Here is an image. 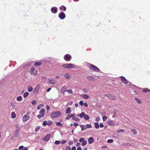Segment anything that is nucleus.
I'll return each mask as SVG.
<instances>
[{
	"instance_id": "aec40b11",
	"label": "nucleus",
	"mask_w": 150,
	"mask_h": 150,
	"mask_svg": "<svg viewBox=\"0 0 150 150\" xmlns=\"http://www.w3.org/2000/svg\"><path fill=\"white\" fill-rule=\"evenodd\" d=\"M53 123V121L51 120H49L47 121V125L48 126H51Z\"/></svg>"
},
{
	"instance_id": "680f3d73",
	"label": "nucleus",
	"mask_w": 150,
	"mask_h": 150,
	"mask_svg": "<svg viewBox=\"0 0 150 150\" xmlns=\"http://www.w3.org/2000/svg\"><path fill=\"white\" fill-rule=\"evenodd\" d=\"M83 105H84V106L86 107H87L88 106V104L86 103H84Z\"/></svg>"
},
{
	"instance_id": "72a5a7b5",
	"label": "nucleus",
	"mask_w": 150,
	"mask_h": 150,
	"mask_svg": "<svg viewBox=\"0 0 150 150\" xmlns=\"http://www.w3.org/2000/svg\"><path fill=\"white\" fill-rule=\"evenodd\" d=\"M72 120H74L77 121H78L80 120L79 119V118L74 117V116L72 118Z\"/></svg>"
},
{
	"instance_id": "37998d69",
	"label": "nucleus",
	"mask_w": 150,
	"mask_h": 150,
	"mask_svg": "<svg viewBox=\"0 0 150 150\" xmlns=\"http://www.w3.org/2000/svg\"><path fill=\"white\" fill-rule=\"evenodd\" d=\"M43 105L42 104H40L39 106H38L37 107V109L40 110L41 109V107L43 106Z\"/></svg>"
},
{
	"instance_id": "f704fd0d",
	"label": "nucleus",
	"mask_w": 150,
	"mask_h": 150,
	"mask_svg": "<svg viewBox=\"0 0 150 150\" xmlns=\"http://www.w3.org/2000/svg\"><path fill=\"white\" fill-rule=\"evenodd\" d=\"M56 125H57L61 127V126H62V124L59 122H57L56 123Z\"/></svg>"
},
{
	"instance_id": "b1692460",
	"label": "nucleus",
	"mask_w": 150,
	"mask_h": 150,
	"mask_svg": "<svg viewBox=\"0 0 150 150\" xmlns=\"http://www.w3.org/2000/svg\"><path fill=\"white\" fill-rule=\"evenodd\" d=\"M84 119L85 120H88V119H89V116L88 115L86 114L85 115V114H84Z\"/></svg>"
},
{
	"instance_id": "e2e57ef3",
	"label": "nucleus",
	"mask_w": 150,
	"mask_h": 150,
	"mask_svg": "<svg viewBox=\"0 0 150 150\" xmlns=\"http://www.w3.org/2000/svg\"><path fill=\"white\" fill-rule=\"evenodd\" d=\"M73 144V142L72 141H69L68 143V144L69 145H71Z\"/></svg>"
},
{
	"instance_id": "c03bdc74",
	"label": "nucleus",
	"mask_w": 150,
	"mask_h": 150,
	"mask_svg": "<svg viewBox=\"0 0 150 150\" xmlns=\"http://www.w3.org/2000/svg\"><path fill=\"white\" fill-rule=\"evenodd\" d=\"M42 125L44 126H45L47 125V121H45L42 123Z\"/></svg>"
},
{
	"instance_id": "393cba45",
	"label": "nucleus",
	"mask_w": 150,
	"mask_h": 150,
	"mask_svg": "<svg viewBox=\"0 0 150 150\" xmlns=\"http://www.w3.org/2000/svg\"><path fill=\"white\" fill-rule=\"evenodd\" d=\"M42 64V63L41 62H36L34 64V65L36 66H40Z\"/></svg>"
},
{
	"instance_id": "39448f33",
	"label": "nucleus",
	"mask_w": 150,
	"mask_h": 150,
	"mask_svg": "<svg viewBox=\"0 0 150 150\" xmlns=\"http://www.w3.org/2000/svg\"><path fill=\"white\" fill-rule=\"evenodd\" d=\"M71 58V56L69 54H66L64 57V59L67 61H70Z\"/></svg>"
},
{
	"instance_id": "4d7b16f0",
	"label": "nucleus",
	"mask_w": 150,
	"mask_h": 150,
	"mask_svg": "<svg viewBox=\"0 0 150 150\" xmlns=\"http://www.w3.org/2000/svg\"><path fill=\"white\" fill-rule=\"evenodd\" d=\"M124 145H125L127 146H131V144L129 143H127L125 144Z\"/></svg>"
},
{
	"instance_id": "a18cd8bd",
	"label": "nucleus",
	"mask_w": 150,
	"mask_h": 150,
	"mask_svg": "<svg viewBox=\"0 0 150 150\" xmlns=\"http://www.w3.org/2000/svg\"><path fill=\"white\" fill-rule=\"evenodd\" d=\"M107 117L106 116H103V121H105L107 119Z\"/></svg>"
},
{
	"instance_id": "3c124183",
	"label": "nucleus",
	"mask_w": 150,
	"mask_h": 150,
	"mask_svg": "<svg viewBox=\"0 0 150 150\" xmlns=\"http://www.w3.org/2000/svg\"><path fill=\"white\" fill-rule=\"evenodd\" d=\"M67 142V140H63L61 142V143L62 144H64L65 143H66Z\"/></svg>"
},
{
	"instance_id": "09e8293b",
	"label": "nucleus",
	"mask_w": 150,
	"mask_h": 150,
	"mask_svg": "<svg viewBox=\"0 0 150 150\" xmlns=\"http://www.w3.org/2000/svg\"><path fill=\"white\" fill-rule=\"evenodd\" d=\"M79 103L81 106H83L84 104L83 101L82 100H81L80 101Z\"/></svg>"
},
{
	"instance_id": "0eeeda50",
	"label": "nucleus",
	"mask_w": 150,
	"mask_h": 150,
	"mask_svg": "<svg viewBox=\"0 0 150 150\" xmlns=\"http://www.w3.org/2000/svg\"><path fill=\"white\" fill-rule=\"evenodd\" d=\"M50 135L49 134H47L45 137L43 138V140L45 142H47L50 139Z\"/></svg>"
},
{
	"instance_id": "ea45409f",
	"label": "nucleus",
	"mask_w": 150,
	"mask_h": 150,
	"mask_svg": "<svg viewBox=\"0 0 150 150\" xmlns=\"http://www.w3.org/2000/svg\"><path fill=\"white\" fill-rule=\"evenodd\" d=\"M113 137L116 138H117L119 137V135L117 134H114L112 136Z\"/></svg>"
},
{
	"instance_id": "4c0bfd02",
	"label": "nucleus",
	"mask_w": 150,
	"mask_h": 150,
	"mask_svg": "<svg viewBox=\"0 0 150 150\" xmlns=\"http://www.w3.org/2000/svg\"><path fill=\"white\" fill-rule=\"evenodd\" d=\"M82 142L81 144L82 145V146H84L86 144L87 142V141L85 140Z\"/></svg>"
},
{
	"instance_id": "13d9d810",
	"label": "nucleus",
	"mask_w": 150,
	"mask_h": 150,
	"mask_svg": "<svg viewBox=\"0 0 150 150\" xmlns=\"http://www.w3.org/2000/svg\"><path fill=\"white\" fill-rule=\"evenodd\" d=\"M104 126V125L102 123H100V125H99V127H100L102 128Z\"/></svg>"
},
{
	"instance_id": "052dcab7",
	"label": "nucleus",
	"mask_w": 150,
	"mask_h": 150,
	"mask_svg": "<svg viewBox=\"0 0 150 150\" xmlns=\"http://www.w3.org/2000/svg\"><path fill=\"white\" fill-rule=\"evenodd\" d=\"M100 120V117H97L96 119V122H98Z\"/></svg>"
},
{
	"instance_id": "864d4df0",
	"label": "nucleus",
	"mask_w": 150,
	"mask_h": 150,
	"mask_svg": "<svg viewBox=\"0 0 150 150\" xmlns=\"http://www.w3.org/2000/svg\"><path fill=\"white\" fill-rule=\"evenodd\" d=\"M125 131V130L124 129H120V130H117V132L118 133H119L120 132H124Z\"/></svg>"
},
{
	"instance_id": "2f4dec72",
	"label": "nucleus",
	"mask_w": 150,
	"mask_h": 150,
	"mask_svg": "<svg viewBox=\"0 0 150 150\" xmlns=\"http://www.w3.org/2000/svg\"><path fill=\"white\" fill-rule=\"evenodd\" d=\"M82 97L83 98L85 99H88V98H89V96L86 94L83 95Z\"/></svg>"
},
{
	"instance_id": "5701e85b",
	"label": "nucleus",
	"mask_w": 150,
	"mask_h": 150,
	"mask_svg": "<svg viewBox=\"0 0 150 150\" xmlns=\"http://www.w3.org/2000/svg\"><path fill=\"white\" fill-rule=\"evenodd\" d=\"M16 114L14 112H12L11 113V117L12 118H14L16 117Z\"/></svg>"
},
{
	"instance_id": "4468645a",
	"label": "nucleus",
	"mask_w": 150,
	"mask_h": 150,
	"mask_svg": "<svg viewBox=\"0 0 150 150\" xmlns=\"http://www.w3.org/2000/svg\"><path fill=\"white\" fill-rule=\"evenodd\" d=\"M87 78L89 80H92L94 81L95 80V79L94 77L91 76H88Z\"/></svg>"
},
{
	"instance_id": "473e14b6",
	"label": "nucleus",
	"mask_w": 150,
	"mask_h": 150,
	"mask_svg": "<svg viewBox=\"0 0 150 150\" xmlns=\"http://www.w3.org/2000/svg\"><path fill=\"white\" fill-rule=\"evenodd\" d=\"M22 98L21 96H19L16 99L18 101H20L22 100Z\"/></svg>"
},
{
	"instance_id": "dca6fc26",
	"label": "nucleus",
	"mask_w": 150,
	"mask_h": 150,
	"mask_svg": "<svg viewBox=\"0 0 150 150\" xmlns=\"http://www.w3.org/2000/svg\"><path fill=\"white\" fill-rule=\"evenodd\" d=\"M48 81L51 84H54L55 83V80L52 79L49 80Z\"/></svg>"
},
{
	"instance_id": "9b49d317",
	"label": "nucleus",
	"mask_w": 150,
	"mask_h": 150,
	"mask_svg": "<svg viewBox=\"0 0 150 150\" xmlns=\"http://www.w3.org/2000/svg\"><path fill=\"white\" fill-rule=\"evenodd\" d=\"M75 116V115L74 114H71L68 115L66 117V119L67 120H69L71 117H73Z\"/></svg>"
},
{
	"instance_id": "7c9ffc66",
	"label": "nucleus",
	"mask_w": 150,
	"mask_h": 150,
	"mask_svg": "<svg viewBox=\"0 0 150 150\" xmlns=\"http://www.w3.org/2000/svg\"><path fill=\"white\" fill-rule=\"evenodd\" d=\"M107 123L110 125H113L114 124V122L112 121H108Z\"/></svg>"
},
{
	"instance_id": "4be33fe9",
	"label": "nucleus",
	"mask_w": 150,
	"mask_h": 150,
	"mask_svg": "<svg viewBox=\"0 0 150 150\" xmlns=\"http://www.w3.org/2000/svg\"><path fill=\"white\" fill-rule=\"evenodd\" d=\"M109 98L111 99L115 100L116 99V97L111 94L109 96Z\"/></svg>"
},
{
	"instance_id": "79ce46f5",
	"label": "nucleus",
	"mask_w": 150,
	"mask_h": 150,
	"mask_svg": "<svg viewBox=\"0 0 150 150\" xmlns=\"http://www.w3.org/2000/svg\"><path fill=\"white\" fill-rule=\"evenodd\" d=\"M131 131L133 132L134 134H136L137 133V131L135 129H132Z\"/></svg>"
},
{
	"instance_id": "338daca9",
	"label": "nucleus",
	"mask_w": 150,
	"mask_h": 150,
	"mask_svg": "<svg viewBox=\"0 0 150 150\" xmlns=\"http://www.w3.org/2000/svg\"><path fill=\"white\" fill-rule=\"evenodd\" d=\"M76 147L75 146H74L72 147L71 150H76Z\"/></svg>"
},
{
	"instance_id": "bb28decb",
	"label": "nucleus",
	"mask_w": 150,
	"mask_h": 150,
	"mask_svg": "<svg viewBox=\"0 0 150 150\" xmlns=\"http://www.w3.org/2000/svg\"><path fill=\"white\" fill-rule=\"evenodd\" d=\"M33 88L32 87L29 86L28 87V91L29 92H31L33 90Z\"/></svg>"
},
{
	"instance_id": "20e7f679",
	"label": "nucleus",
	"mask_w": 150,
	"mask_h": 150,
	"mask_svg": "<svg viewBox=\"0 0 150 150\" xmlns=\"http://www.w3.org/2000/svg\"><path fill=\"white\" fill-rule=\"evenodd\" d=\"M62 66L65 68H72L74 67V65L71 63L66 64L62 65Z\"/></svg>"
},
{
	"instance_id": "603ef678",
	"label": "nucleus",
	"mask_w": 150,
	"mask_h": 150,
	"mask_svg": "<svg viewBox=\"0 0 150 150\" xmlns=\"http://www.w3.org/2000/svg\"><path fill=\"white\" fill-rule=\"evenodd\" d=\"M66 150H71L70 147L68 146L66 147Z\"/></svg>"
},
{
	"instance_id": "a19ab883",
	"label": "nucleus",
	"mask_w": 150,
	"mask_h": 150,
	"mask_svg": "<svg viewBox=\"0 0 150 150\" xmlns=\"http://www.w3.org/2000/svg\"><path fill=\"white\" fill-rule=\"evenodd\" d=\"M64 77L67 79L70 78V77L69 74H65L64 75Z\"/></svg>"
},
{
	"instance_id": "a878e982",
	"label": "nucleus",
	"mask_w": 150,
	"mask_h": 150,
	"mask_svg": "<svg viewBox=\"0 0 150 150\" xmlns=\"http://www.w3.org/2000/svg\"><path fill=\"white\" fill-rule=\"evenodd\" d=\"M66 91V90H65L64 88V87H63L62 88H61V92L62 93H63Z\"/></svg>"
},
{
	"instance_id": "bf43d9fd",
	"label": "nucleus",
	"mask_w": 150,
	"mask_h": 150,
	"mask_svg": "<svg viewBox=\"0 0 150 150\" xmlns=\"http://www.w3.org/2000/svg\"><path fill=\"white\" fill-rule=\"evenodd\" d=\"M23 147H24L23 146H21L19 147L18 149L20 150H22Z\"/></svg>"
},
{
	"instance_id": "2eb2a0df",
	"label": "nucleus",
	"mask_w": 150,
	"mask_h": 150,
	"mask_svg": "<svg viewBox=\"0 0 150 150\" xmlns=\"http://www.w3.org/2000/svg\"><path fill=\"white\" fill-rule=\"evenodd\" d=\"M39 88V86H37L34 89L33 91L35 93H37L38 92Z\"/></svg>"
},
{
	"instance_id": "412c9836",
	"label": "nucleus",
	"mask_w": 150,
	"mask_h": 150,
	"mask_svg": "<svg viewBox=\"0 0 150 150\" xmlns=\"http://www.w3.org/2000/svg\"><path fill=\"white\" fill-rule=\"evenodd\" d=\"M94 126L96 129H98L99 127V125L98 122H96L94 123Z\"/></svg>"
},
{
	"instance_id": "ddd939ff",
	"label": "nucleus",
	"mask_w": 150,
	"mask_h": 150,
	"mask_svg": "<svg viewBox=\"0 0 150 150\" xmlns=\"http://www.w3.org/2000/svg\"><path fill=\"white\" fill-rule=\"evenodd\" d=\"M71 112V110L70 107L67 108L66 110V114H70Z\"/></svg>"
},
{
	"instance_id": "58836bf2",
	"label": "nucleus",
	"mask_w": 150,
	"mask_h": 150,
	"mask_svg": "<svg viewBox=\"0 0 150 150\" xmlns=\"http://www.w3.org/2000/svg\"><path fill=\"white\" fill-rule=\"evenodd\" d=\"M87 129L89 128L92 127V126L91 124H88L86 125V126Z\"/></svg>"
},
{
	"instance_id": "e433bc0d",
	"label": "nucleus",
	"mask_w": 150,
	"mask_h": 150,
	"mask_svg": "<svg viewBox=\"0 0 150 150\" xmlns=\"http://www.w3.org/2000/svg\"><path fill=\"white\" fill-rule=\"evenodd\" d=\"M107 142L108 143H111L113 142V140L112 139H109L107 140Z\"/></svg>"
},
{
	"instance_id": "cd10ccee",
	"label": "nucleus",
	"mask_w": 150,
	"mask_h": 150,
	"mask_svg": "<svg viewBox=\"0 0 150 150\" xmlns=\"http://www.w3.org/2000/svg\"><path fill=\"white\" fill-rule=\"evenodd\" d=\"M63 8H64V11H66V8L65 6H64L63 5H62L61 6L59 7V9L60 10H62V9Z\"/></svg>"
},
{
	"instance_id": "7ed1b4c3",
	"label": "nucleus",
	"mask_w": 150,
	"mask_h": 150,
	"mask_svg": "<svg viewBox=\"0 0 150 150\" xmlns=\"http://www.w3.org/2000/svg\"><path fill=\"white\" fill-rule=\"evenodd\" d=\"M61 115V113L59 111H57L52 112L51 114V117L52 118L57 117Z\"/></svg>"
},
{
	"instance_id": "a211bd4d",
	"label": "nucleus",
	"mask_w": 150,
	"mask_h": 150,
	"mask_svg": "<svg viewBox=\"0 0 150 150\" xmlns=\"http://www.w3.org/2000/svg\"><path fill=\"white\" fill-rule=\"evenodd\" d=\"M85 114V113L84 112H82L79 115H77V116H79L80 118H82L84 117V115Z\"/></svg>"
},
{
	"instance_id": "1a4fd4ad",
	"label": "nucleus",
	"mask_w": 150,
	"mask_h": 150,
	"mask_svg": "<svg viewBox=\"0 0 150 150\" xmlns=\"http://www.w3.org/2000/svg\"><path fill=\"white\" fill-rule=\"evenodd\" d=\"M120 78L121 81L122 82L125 84H127V81L125 78L123 76H121Z\"/></svg>"
},
{
	"instance_id": "f8f14e48",
	"label": "nucleus",
	"mask_w": 150,
	"mask_h": 150,
	"mask_svg": "<svg viewBox=\"0 0 150 150\" xmlns=\"http://www.w3.org/2000/svg\"><path fill=\"white\" fill-rule=\"evenodd\" d=\"M94 140L93 137H91L88 139V142L89 144H91L93 142Z\"/></svg>"
},
{
	"instance_id": "6e6552de",
	"label": "nucleus",
	"mask_w": 150,
	"mask_h": 150,
	"mask_svg": "<svg viewBox=\"0 0 150 150\" xmlns=\"http://www.w3.org/2000/svg\"><path fill=\"white\" fill-rule=\"evenodd\" d=\"M52 12L54 13H56L57 11V8L56 7H52L51 8Z\"/></svg>"
},
{
	"instance_id": "49530a36",
	"label": "nucleus",
	"mask_w": 150,
	"mask_h": 150,
	"mask_svg": "<svg viewBox=\"0 0 150 150\" xmlns=\"http://www.w3.org/2000/svg\"><path fill=\"white\" fill-rule=\"evenodd\" d=\"M85 140L83 138H81L79 139V141L80 142H82Z\"/></svg>"
},
{
	"instance_id": "6ab92c4d",
	"label": "nucleus",
	"mask_w": 150,
	"mask_h": 150,
	"mask_svg": "<svg viewBox=\"0 0 150 150\" xmlns=\"http://www.w3.org/2000/svg\"><path fill=\"white\" fill-rule=\"evenodd\" d=\"M19 133V130H16L15 133V137H17L18 136V134Z\"/></svg>"
},
{
	"instance_id": "5fc2aeb1",
	"label": "nucleus",
	"mask_w": 150,
	"mask_h": 150,
	"mask_svg": "<svg viewBox=\"0 0 150 150\" xmlns=\"http://www.w3.org/2000/svg\"><path fill=\"white\" fill-rule=\"evenodd\" d=\"M36 103V101L35 100H33L31 102V103L32 105H35Z\"/></svg>"
},
{
	"instance_id": "6e6d98bb",
	"label": "nucleus",
	"mask_w": 150,
	"mask_h": 150,
	"mask_svg": "<svg viewBox=\"0 0 150 150\" xmlns=\"http://www.w3.org/2000/svg\"><path fill=\"white\" fill-rule=\"evenodd\" d=\"M137 102L139 104H140L142 102L140 100L138 99H137Z\"/></svg>"
},
{
	"instance_id": "423d86ee",
	"label": "nucleus",
	"mask_w": 150,
	"mask_h": 150,
	"mask_svg": "<svg viewBox=\"0 0 150 150\" xmlns=\"http://www.w3.org/2000/svg\"><path fill=\"white\" fill-rule=\"evenodd\" d=\"M66 16L63 12H60L59 15V18L61 19H63Z\"/></svg>"
},
{
	"instance_id": "774afa93",
	"label": "nucleus",
	"mask_w": 150,
	"mask_h": 150,
	"mask_svg": "<svg viewBox=\"0 0 150 150\" xmlns=\"http://www.w3.org/2000/svg\"><path fill=\"white\" fill-rule=\"evenodd\" d=\"M77 150H82V149L81 148V146H79L77 148Z\"/></svg>"
},
{
	"instance_id": "f3484780",
	"label": "nucleus",
	"mask_w": 150,
	"mask_h": 150,
	"mask_svg": "<svg viewBox=\"0 0 150 150\" xmlns=\"http://www.w3.org/2000/svg\"><path fill=\"white\" fill-rule=\"evenodd\" d=\"M80 126L81 128V131L85 130L87 129L86 126H84V125H80Z\"/></svg>"
},
{
	"instance_id": "8fccbe9b",
	"label": "nucleus",
	"mask_w": 150,
	"mask_h": 150,
	"mask_svg": "<svg viewBox=\"0 0 150 150\" xmlns=\"http://www.w3.org/2000/svg\"><path fill=\"white\" fill-rule=\"evenodd\" d=\"M61 142L59 141H56L54 142L56 144H60Z\"/></svg>"
},
{
	"instance_id": "de8ad7c7",
	"label": "nucleus",
	"mask_w": 150,
	"mask_h": 150,
	"mask_svg": "<svg viewBox=\"0 0 150 150\" xmlns=\"http://www.w3.org/2000/svg\"><path fill=\"white\" fill-rule=\"evenodd\" d=\"M35 69L34 67H32L31 68V70H30V73H32L33 72H34V71H35Z\"/></svg>"
},
{
	"instance_id": "f03ea898",
	"label": "nucleus",
	"mask_w": 150,
	"mask_h": 150,
	"mask_svg": "<svg viewBox=\"0 0 150 150\" xmlns=\"http://www.w3.org/2000/svg\"><path fill=\"white\" fill-rule=\"evenodd\" d=\"M89 69L94 71L98 72H100V69L97 67L92 64H90Z\"/></svg>"
},
{
	"instance_id": "9d476101",
	"label": "nucleus",
	"mask_w": 150,
	"mask_h": 150,
	"mask_svg": "<svg viewBox=\"0 0 150 150\" xmlns=\"http://www.w3.org/2000/svg\"><path fill=\"white\" fill-rule=\"evenodd\" d=\"M30 118V117L28 116L25 115L24 116L23 118V121L24 122H25L28 120Z\"/></svg>"
},
{
	"instance_id": "c9c22d12",
	"label": "nucleus",
	"mask_w": 150,
	"mask_h": 150,
	"mask_svg": "<svg viewBox=\"0 0 150 150\" xmlns=\"http://www.w3.org/2000/svg\"><path fill=\"white\" fill-rule=\"evenodd\" d=\"M66 91L69 94H72L73 93L72 90L71 89H68L66 90Z\"/></svg>"
},
{
	"instance_id": "c756f323",
	"label": "nucleus",
	"mask_w": 150,
	"mask_h": 150,
	"mask_svg": "<svg viewBox=\"0 0 150 150\" xmlns=\"http://www.w3.org/2000/svg\"><path fill=\"white\" fill-rule=\"evenodd\" d=\"M40 126H38L37 127H35V132H38L39 130L40 129Z\"/></svg>"
},
{
	"instance_id": "0e129e2a",
	"label": "nucleus",
	"mask_w": 150,
	"mask_h": 150,
	"mask_svg": "<svg viewBox=\"0 0 150 150\" xmlns=\"http://www.w3.org/2000/svg\"><path fill=\"white\" fill-rule=\"evenodd\" d=\"M147 89H148L147 88H145L144 90L143 91V92L145 93L147 92V91H148L147 90Z\"/></svg>"
},
{
	"instance_id": "f257e3e1",
	"label": "nucleus",
	"mask_w": 150,
	"mask_h": 150,
	"mask_svg": "<svg viewBox=\"0 0 150 150\" xmlns=\"http://www.w3.org/2000/svg\"><path fill=\"white\" fill-rule=\"evenodd\" d=\"M40 115L37 116V117L39 119H40L44 116L45 114V109L44 108L40 110Z\"/></svg>"
},
{
	"instance_id": "69168bd1",
	"label": "nucleus",
	"mask_w": 150,
	"mask_h": 150,
	"mask_svg": "<svg viewBox=\"0 0 150 150\" xmlns=\"http://www.w3.org/2000/svg\"><path fill=\"white\" fill-rule=\"evenodd\" d=\"M46 108L47 110H49L50 109V107L49 105H47L46 106Z\"/></svg>"
},
{
	"instance_id": "c85d7f7f",
	"label": "nucleus",
	"mask_w": 150,
	"mask_h": 150,
	"mask_svg": "<svg viewBox=\"0 0 150 150\" xmlns=\"http://www.w3.org/2000/svg\"><path fill=\"white\" fill-rule=\"evenodd\" d=\"M29 93L28 92H25L23 94V96L24 98H26L29 95Z\"/></svg>"
}]
</instances>
